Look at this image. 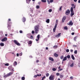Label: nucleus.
Masks as SVG:
<instances>
[{
	"mask_svg": "<svg viewBox=\"0 0 80 80\" xmlns=\"http://www.w3.org/2000/svg\"><path fill=\"white\" fill-rule=\"evenodd\" d=\"M40 28V25H36L34 27V31L35 33L37 34L39 31V29Z\"/></svg>",
	"mask_w": 80,
	"mask_h": 80,
	"instance_id": "obj_1",
	"label": "nucleus"
},
{
	"mask_svg": "<svg viewBox=\"0 0 80 80\" xmlns=\"http://www.w3.org/2000/svg\"><path fill=\"white\" fill-rule=\"evenodd\" d=\"M50 80H54L55 79V76L54 75H51L49 77Z\"/></svg>",
	"mask_w": 80,
	"mask_h": 80,
	"instance_id": "obj_2",
	"label": "nucleus"
},
{
	"mask_svg": "<svg viewBox=\"0 0 80 80\" xmlns=\"http://www.w3.org/2000/svg\"><path fill=\"white\" fill-rule=\"evenodd\" d=\"M10 21H11V19H8V26L9 27H10L11 26V25H12V22H10Z\"/></svg>",
	"mask_w": 80,
	"mask_h": 80,
	"instance_id": "obj_3",
	"label": "nucleus"
},
{
	"mask_svg": "<svg viewBox=\"0 0 80 80\" xmlns=\"http://www.w3.org/2000/svg\"><path fill=\"white\" fill-rule=\"evenodd\" d=\"M13 42L14 43H15V44H16L17 45H18V46H20V44L18 42L17 40H14L13 41Z\"/></svg>",
	"mask_w": 80,
	"mask_h": 80,
	"instance_id": "obj_4",
	"label": "nucleus"
},
{
	"mask_svg": "<svg viewBox=\"0 0 80 80\" xmlns=\"http://www.w3.org/2000/svg\"><path fill=\"white\" fill-rule=\"evenodd\" d=\"M70 13V10L68 9L67 10L66 12H65V14L67 15H68V14H69Z\"/></svg>",
	"mask_w": 80,
	"mask_h": 80,
	"instance_id": "obj_5",
	"label": "nucleus"
},
{
	"mask_svg": "<svg viewBox=\"0 0 80 80\" xmlns=\"http://www.w3.org/2000/svg\"><path fill=\"white\" fill-rule=\"evenodd\" d=\"M61 34H62V33H60L58 34V35H55V37H56L57 38H58L61 36Z\"/></svg>",
	"mask_w": 80,
	"mask_h": 80,
	"instance_id": "obj_6",
	"label": "nucleus"
},
{
	"mask_svg": "<svg viewBox=\"0 0 80 80\" xmlns=\"http://www.w3.org/2000/svg\"><path fill=\"white\" fill-rule=\"evenodd\" d=\"M40 34H38L37 36V38L38 39H36V41H37V42H38V41L39 40V39H40Z\"/></svg>",
	"mask_w": 80,
	"mask_h": 80,
	"instance_id": "obj_7",
	"label": "nucleus"
},
{
	"mask_svg": "<svg viewBox=\"0 0 80 80\" xmlns=\"http://www.w3.org/2000/svg\"><path fill=\"white\" fill-rule=\"evenodd\" d=\"M7 37H5L4 38L2 39V42H5V41H7Z\"/></svg>",
	"mask_w": 80,
	"mask_h": 80,
	"instance_id": "obj_8",
	"label": "nucleus"
},
{
	"mask_svg": "<svg viewBox=\"0 0 80 80\" xmlns=\"http://www.w3.org/2000/svg\"><path fill=\"white\" fill-rule=\"evenodd\" d=\"M66 20V16H64L62 19V22H65V21Z\"/></svg>",
	"mask_w": 80,
	"mask_h": 80,
	"instance_id": "obj_9",
	"label": "nucleus"
},
{
	"mask_svg": "<svg viewBox=\"0 0 80 80\" xmlns=\"http://www.w3.org/2000/svg\"><path fill=\"white\" fill-rule=\"evenodd\" d=\"M13 74V72H9V73H8V76L9 77V76H11V75H12Z\"/></svg>",
	"mask_w": 80,
	"mask_h": 80,
	"instance_id": "obj_10",
	"label": "nucleus"
},
{
	"mask_svg": "<svg viewBox=\"0 0 80 80\" xmlns=\"http://www.w3.org/2000/svg\"><path fill=\"white\" fill-rule=\"evenodd\" d=\"M49 60H51V61H52V62H53V61H54V59H53V58L51 57H49Z\"/></svg>",
	"mask_w": 80,
	"mask_h": 80,
	"instance_id": "obj_11",
	"label": "nucleus"
},
{
	"mask_svg": "<svg viewBox=\"0 0 80 80\" xmlns=\"http://www.w3.org/2000/svg\"><path fill=\"white\" fill-rule=\"evenodd\" d=\"M73 22H72V21H70L69 22V23L68 24V25H73Z\"/></svg>",
	"mask_w": 80,
	"mask_h": 80,
	"instance_id": "obj_12",
	"label": "nucleus"
},
{
	"mask_svg": "<svg viewBox=\"0 0 80 80\" xmlns=\"http://www.w3.org/2000/svg\"><path fill=\"white\" fill-rule=\"evenodd\" d=\"M67 60V57L65 56L64 58L63 59L62 62H64L65 61V60Z\"/></svg>",
	"mask_w": 80,
	"mask_h": 80,
	"instance_id": "obj_13",
	"label": "nucleus"
},
{
	"mask_svg": "<svg viewBox=\"0 0 80 80\" xmlns=\"http://www.w3.org/2000/svg\"><path fill=\"white\" fill-rule=\"evenodd\" d=\"M71 12V13L70 15H71V17H72L74 15V14L75 13L73 12Z\"/></svg>",
	"mask_w": 80,
	"mask_h": 80,
	"instance_id": "obj_14",
	"label": "nucleus"
},
{
	"mask_svg": "<svg viewBox=\"0 0 80 80\" xmlns=\"http://www.w3.org/2000/svg\"><path fill=\"white\" fill-rule=\"evenodd\" d=\"M54 56L55 57H58V55L57 54V53H55L54 54Z\"/></svg>",
	"mask_w": 80,
	"mask_h": 80,
	"instance_id": "obj_15",
	"label": "nucleus"
},
{
	"mask_svg": "<svg viewBox=\"0 0 80 80\" xmlns=\"http://www.w3.org/2000/svg\"><path fill=\"white\" fill-rule=\"evenodd\" d=\"M17 65V62L16 61H15L13 63V65L14 66L15 65Z\"/></svg>",
	"mask_w": 80,
	"mask_h": 80,
	"instance_id": "obj_16",
	"label": "nucleus"
},
{
	"mask_svg": "<svg viewBox=\"0 0 80 80\" xmlns=\"http://www.w3.org/2000/svg\"><path fill=\"white\" fill-rule=\"evenodd\" d=\"M46 22H47V23H50V19H47L46 21Z\"/></svg>",
	"mask_w": 80,
	"mask_h": 80,
	"instance_id": "obj_17",
	"label": "nucleus"
},
{
	"mask_svg": "<svg viewBox=\"0 0 80 80\" xmlns=\"http://www.w3.org/2000/svg\"><path fill=\"white\" fill-rule=\"evenodd\" d=\"M31 0H26V2L27 3H29Z\"/></svg>",
	"mask_w": 80,
	"mask_h": 80,
	"instance_id": "obj_18",
	"label": "nucleus"
},
{
	"mask_svg": "<svg viewBox=\"0 0 80 80\" xmlns=\"http://www.w3.org/2000/svg\"><path fill=\"white\" fill-rule=\"evenodd\" d=\"M71 58L72 60H75V58L74 57V56H73V55H71Z\"/></svg>",
	"mask_w": 80,
	"mask_h": 80,
	"instance_id": "obj_19",
	"label": "nucleus"
},
{
	"mask_svg": "<svg viewBox=\"0 0 80 80\" xmlns=\"http://www.w3.org/2000/svg\"><path fill=\"white\" fill-rule=\"evenodd\" d=\"M0 45L1 47H3V46H4V43H0Z\"/></svg>",
	"mask_w": 80,
	"mask_h": 80,
	"instance_id": "obj_20",
	"label": "nucleus"
},
{
	"mask_svg": "<svg viewBox=\"0 0 80 80\" xmlns=\"http://www.w3.org/2000/svg\"><path fill=\"white\" fill-rule=\"evenodd\" d=\"M32 43V42L31 41H30L28 42V44L29 45H31Z\"/></svg>",
	"mask_w": 80,
	"mask_h": 80,
	"instance_id": "obj_21",
	"label": "nucleus"
},
{
	"mask_svg": "<svg viewBox=\"0 0 80 80\" xmlns=\"http://www.w3.org/2000/svg\"><path fill=\"white\" fill-rule=\"evenodd\" d=\"M26 20V19L25 18H23L22 19V21L23 22H25V21Z\"/></svg>",
	"mask_w": 80,
	"mask_h": 80,
	"instance_id": "obj_22",
	"label": "nucleus"
},
{
	"mask_svg": "<svg viewBox=\"0 0 80 80\" xmlns=\"http://www.w3.org/2000/svg\"><path fill=\"white\" fill-rule=\"evenodd\" d=\"M70 11L71 12H73V7H72L71 8Z\"/></svg>",
	"mask_w": 80,
	"mask_h": 80,
	"instance_id": "obj_23",
	"label": "nucleus"
},
{
	"mask_svg": "<svg viewBox=\"0 0 80 80\" xmlns=\"http://www.w3.org/2000/svg\"><path fill=\"white\" fill-rule=\"evenodd\" d=\"M32 35V34L31 33H29L27 34V36L28 37H30Z\"/></svg>",
	"mask_w": 80,
	"mask_h": 80,
	"instance_id": "obj_24",
	"label": "nucleus"
},
{
	"mask_svg": "<svg viewBox=\"0 0 80 80\" xmlns=\"http://www.w3.org/2000/svg\"><path fill=\"white\" fill-rule=\"evenodd\" d=\"M60 78H63V75H60Z\"/></svg>",
	"mask_w": 80,
	"mask_h": 80,
	"instance_id": "obj_25",
	"label": "nucleus"
},
{
	"mask_svg": "<svg viewBox=\"0 0 80 80\" xmlns=\"http://www.w3.org/2000/svg\"><path fill=\"white\" fill-rule=\"evenodd\" d=\"M64 29L66 30H68V28H67V26L64 27Z\"/></svg>",
	"mask_w": 80,
	"mask_h": 80,
	"instance_id": "obj_26",
	"label": "nucleus"
},
{
	"mask_svg": "<svg viewBox=\"0 0 80 80\" xmlns=\"http://www.w3.org/2000/svg\"><path fill=\"white\" fill-rule=\"evenodd\" d=\"M42 2H44V3H45V2H47V1H46V0H41Z\"/></svg>",
	"mask_w": 80,
	"mask_h": 80,
	"instance_id": "obj_27",
	"label": "nucleus"
},
{
	"mask_svg": "<svg viewBox=\"0 0 80 80\" xmlns=\"http://www.w3.org/2000/svg\"><path fill=\"white\" fill-rule=\"evenodd\" d=\"M53 47L55 48H58V46L55 45L54 46H53Z\"/></svg>",
	"mask_w": 80,
	"mask_h": 80,
	"instance_id": "obj_28",
	"label": "nucleus"
},
{
	"mask_svg": "<svg viewBox=\"0 0 80 80\" xmlns=\"http://www.w3.org/2000/svg\"><path fill=\"white\" fill-rule=\"evenodd\" d=\"M30 39H33V36L31 35L30 37Z\"/></svg>",
	"mask_w": 80,
	"mask_h": 80,
	"instance_id": "obj_29",
	"label": "nucleus"
},
{
	"mask_svg": "<svg viewBox=\"0 0 80 80\" xmlns=\"http://www.w3.org/2000/svg\"><path fill=\"white\" fill-rule=\"evenodd\" d=\"M46 78V77H45V76H44V77H43L42 78V80H44V79H45V78Z\"/></svg>",
	"mask_w": 80,
	"mask_h": 80,
	"instance_id": "obj_30",
	"label": "nucleus"
},
{
	"mask_svg": "<svg viewBox=\"0 0 80 80\" xmlns=\"http://www.w3.org/2000/svg\"><path fill=\"white\" fill-rule=\"evenodd\" d=\"M70 66L71 67H73V62H72V64L70 65Z\"/></svg>",
	"mask_w": 80,
	"mask_h": 80,
	"instance_id": "obj_31",
	"label": "nucleus"
},
{
	"mask_svg": "<svg viewBox=\"0 0 80 80\" xmlns=\"http://www.w3.org/2000/svg\"><path fill=\"white\" fill-rule=\"evenodd\" d=\"M36 8H37V9H38V8H40V6L38 5L37 6Z\"/></svg>",
	"mask_w": 80,
	"mask_h": 80,
	"instance_id": "obj_32",
	"label": "nucleus"
},
{
	"mask_svg": "<svg viewBox=\"0 0 80 80\" xmlns=\"http://www.w3.org/2000/svg\"><path fill=\"white\" fill-rule=\"evenodd\" d=\"M66 57L68 58H70V55H68Z\"/></svg>",
	"mask_w": 80,
	"mask_h": 80,
	"instance_id": "obj_33",
	"label": "nucleus"
},
{
	"mask_svg": "<svg viewBox=\"0 0 80 80\" xmlns=\"http://www.w3.org/2000/svg\"><path fill=\"white\" fill-rule=\"evenodd\" d=\"M5 66H8L9 65V64L8 63H7L5 64Z\"/></svg>",
	"mask_w": 80,
	"mask_h": 80,
	"instance_id": "obj_34",
	"label": "nucleus"
},
{
	"mask_svg": "<svg viewBox=\"0 0 80 80\" xmlns=\"http://www.w3.org/2000/svg\"><path fill=\"white\" fill-rule=\"evenodd\" d=\"M74 53L75 54H77V50H76L74 51Z\"/></svg>",
	"mask_w": 80,
	"mask_h": 80,
	"instance_id": "obj_35",
	"label": "nucleus"
},
{
	"mask_svg": "<svg viewBox=\"0 0 80 80\" xmlns=\"http://www.w3.org/2000/svg\"><path fill=\"white\" fill-rule=\"evenodd\" d=\"M56 70L57 69L55 68H53L52 69V70L53 71H56Z\"/></svg>",
	"mask_w": 80,
	"mask_h": 80,
	"instance_id": "obj_36",
	"label": "nucleus"
},
{
	"mask_svg": "<svg viewBox=\"0 0 80 80\" xmlns=\"http://www.w3.org/2000/svg\"><path fill=\"white\" fill-rule=\"evenodd\" d=\"M25 77H23L22 78V80H25Z\"/></svg>",
	"mask_w": 80,
	"mask_h": 80,
	"instance_id": "obj_37",
	"label": "nucleus"
},
{
	"mask_svg": "<svg viewBox=\"0 0 80 80\" xmlns=\"http://www.w3.org/2000/svg\"><path fill=\"white\" fill-rule=\"evenodd\" d=\"M55 30H56V28H54L53 29V32H55Z\"/></svg>",
	"mask_w": 80,
	"mask_h": 80,
	"instance_id": "obj_38",
	"label": "nucleus"
},
{
	"mask_svg": "<svg viewBox=\"0 0 80 80\" xmlns=\"http://www.w3.org/2000/svg\"><path fill=\"white\" fill-rule=\"evenodd\" d=\"M46 76L47 77H48L49 76V73H47L46 74Z\"/></svg>",
	"mask_w": 80,
	"mask_h": 80,
	"instance_id": "obj_39",
	"label": "nucleus"
},
{
	"mask_svg": "<svg viewBox=\"0 0 80 80\" xmlns=\"http://www.w3.org/2000/svg\"><path fill=\"white\" fill-rule=\"evenodd\" d=\"M8 77V74L4 76V77H5V78H6V77Z\"/></svg>",
	"mask_w": 80,
	"mask_h": 80,
	"instance_id": "obj_40",
	"label": "nucleus"
},
{
	"mask_svg": "<svg viewBox=\"0 0 80 80\" xmlns=\"http://www.w3.org/2000/svg\"><path fill=\"white\" fill-rule=\"evenodd\" d=\"M63 57H64L63 56H62L60 57V58H61V59H63Z\"/></svg>",
	"mask_w": 80,
	"mask_h": 80,
	"instance_id": "obj_41",
	"label": "nucleus"
},
{
	"mask_svg": "<svg viewBox=\"0 0 80 80\" xmlns=\"http://www.w3.org/2000/svg\"><path fill=\"white\" fill-rule=\"evenodd\" d=\"M49 12H52V9H50L49 10Z\"/></svg>",
	"mask_w": 80,
	"mask_h": 80,
	"instance_id": "obj_42",
	"label": "nucleus"
},
{
	"mask_svg": "<svg viewBox=\"0 0 80 80\" xmlns=\"http://www.w3.org/2000/svg\"><path fill=\"white\" fill-rule=\"evenodd\" d=\"M32 34H34V33H35V31L33 30L32 31Z\"/></svg>",
	"mask_w": 80,
	"mask_h": 80,
	"instance_id": "obj_43",
	"label": "nucleus"
},
{
	"mask_svg": "<svg viewBox=\"0 0 80 80\" xmlns=\"http://www.w3.org/2000/svg\"><path fill=\"white\" fill-rule=\"evenodd\" d=\"M57 24H56L55 25V26L54 27V28H57Z\"/></svg>",
	"mask_w": 80,
	"mask_h": 80,
	"instance_id": "obj_44",
	"label": "nucleus"
},
{
	"mask_svg": "<svg viewBox=\"0 0 80 80\" xmlns=\"http://www.w3.org/2000/svg\"><path fill=\"white\" fill-rule=\"evenodd\" d=\"M62 6H61L59 8V11H61L62 10Z\"/></svg>",
	"mask_w": 80,
	"mask_h": 80,
	"instance_id": "obj_45",
	"label": "nucleus"
},
{
	"mask_svg": "<svg viewBox=\"0 0 80 80\" xmlns=\"http://www.w3.org/2000/svg\"><path fill=\"white\" fill-rule=\"evenodd\" d=\"M19 56H22V53L21 52V53H20L19 54Z\"/></svg>",
	"mask_w": 80,
	"mask_h": 80,
	"instance_id": "obj_46",
	"label": "nucleus"
},
{
	"mask_svg": "<svg viewBox=\"0 0 80 80\" xmlns=\"http://www.w3.org/2000/svg\"><path fill=\"white\" fill-rule=\"evenodd\" d=\"M69 49H67L66 50V52H69Z\"/></svg>",
	"mask_w": 80,
	"mask_h": 80,
	"instance_id": "obj_47",
	"label": "nucleus"
},
{
	"mask_svg": "<svg viewBox=\"0 0 80 80\" xmlns=\"http://www.w3.org/2000/svg\"><path fill=\"white\" fill-rule=\"evenodd\" d=\"M56 75L57 76H59V75H60V74L59 73H56Z\"/></svg>",
	"mask_w": 80,
	"mask_h": 80,
	"instance_id": "obj_48",
	"label": "nucleus"
},
{
	"mask_svg": "<svg viewBox=\"0 0 80 80\" xmlns=\"http://www.w3.org/2000/svg\"><path fill=\"white\" fill-rule=\"evenodd\" d=\"M22 32V30H20V31H19V32L20 33H22V32Z\"/></svg>",
	"mask_w": 80,
	"mask_h": 80,
	"instance_id": "obj_49",
	"label": "nucleus"
},
{
	"mask_svg": "<svg viewBox=\"0 0 80 80\" xmlns=\"http://www.w3.org/2000/svg\"><path fill=\"white\" fill-rule=\"evenodd\" d=\"M53 2V0H50V2L51 3H52V2Z\"/></svg>",
	"mask_w": 80,
	"mask_h": 80,
	"instance_id": "obj_50",
	"label": "nucleus"
},
{
	"mask_svg": "<svg viewBox=\"0 0 80 80\" xmlns=\"http://www.w3.org/2000/svg\"><path fill=\"white\" fill-rule=\"evenodd\" d=\"M76 39H77V38L76 37H74V40H76Z\"/></svg>",
	"mask_w": 80,
	"mask_h": 80,
	"instance_id": "obj_51",
	"label": "nucleus"
},
{
	"mask_svg": "<svg viewBox=\"0 0 80 80\" xmlns=\"http://www.w3.org/2000/svg\"><path fill=\"white\" fill-rule=\"evenodd\" d=\"M37 75H34V78H36V77H37Z\"/></svg>",
	"mask_w": 80,
	"mask_h": 80,
	"instance_id": "obj_52",
	"label": "nucleus"
},
{
	"mask_svg": "<svg viewBox=\"0 0 80 80\" xmlns=\"http://www.w3.org/2000/svg\"><path fill=\"white\" fill-rule=\"evenodd\" d=\"M74 34H75V33H74V32H72V35H74Z\"/></svg>",
	"mask_w": 80,
	"mask_h": 80,
	"instance_id": "obj_53",
	"label": "nucleus"
},
{
	"mask_svg": "<svg viewBox=\"0 0 80 80\" xmlns=\"http://www.w3.org/2000/svg\"><path fill=\"white\" fill-rule=\"evenodd\" d=\"M17 56L18 57V56H19V54H18V53L17 54Z\"/></svg>",
	"mask_w": 80,
	"mask_h": 80,
	"instance_id": "obj_54",
	"label": "nucleus"
},
{
	"mask_svg": "<svg viewBox=\"0 0 80 80\" xmlns=\"http://www.w3.org/2000/svg\"><path fill=\"white\" fill-rule=\"evenodd\" d=\"M70 79H73V77H70Z\"/></svg>",
	"mask_w": 80,
	"mask_h": 80,
	"instance_id": "obj_55",
	"label": "nucleus"
},
{
	"mask_svg": "<svg viewBox=\"0 0 80 80\" xmlns=\"http://www.w3.org/2000/svg\"><path fill=\"white\" fill-rule=\"evenodd\" d=\"M70 52H73V50L71 49L70 50Z\"/></svg>",
	"mask_w": 80,
	"mask_h": 80,
	"instance_id": "obj_56",
	"label": "nucleus"
},
{
	"mask_svg": "<svg viewBox=\"0 0 80 80\" xmlns=\"http://www.w3.org/2000/svg\"><path fill=\"white\" fill-rule=\"evenodd\" d=\"M61 67V66H59V67H58V69H60V67Z\"/></svg>",
	"mask_w": 80,
	"mask_h": 80,
	"instance_id": "obj_57",
	"label": "nucleus"
},
{
	"mask_svg": "<svg viewBox=\"0 0 80 80\" xmlns=\"http://www.w3.org/2000/svg\"><path fill=\"white\" fill-rule=\"evenodd\" d=\"M11 71H12L13 72H14V70H13V68H12L11 69Z\"/></svg>",
	"mask_w": 80,
	"mask_h": 80,
	"instance_id": "obj_58",
	"label": "nucleus"
},
{
	"mask_svg": "<svg viewBox=\"0 0 80 80\" xmlns=\"http://www.w3.org/2000/svg\"><path fill=\"white\" fill-rule=\"evenodd\" d=\"M46 50H48V47H46Z\"/></svg>",
	"mask_w": 80,
	"mask_h": 80,
	"instance_id": "obj_59",
	"label": "nucleus"
},
{
	"mask_svg": "<svg viewBox=\"0 0 80 80\" xmlns=\"http://www.w3.org/2000/svg\"><path fill=\"white\" fill-rule=\"evenodd\" d=\"M36 62L38 63V62H39V61L38 60H37Z\"/></svg>",
	"mask_w": 80,
	"mask_h": 80,
	"instance_id": "obj_60",
	"label": "nucleus"
},
{
	"mask_svg": "<svg viewBox=\"0 0 80 80\" xmlns=\"http://www.w3.org/2000/svg\"><path fill=\"white\" fill-rule=\"evenodd\" d=\"M74 2H76L77 1V0H74Z\"/></svg>",
	"mask_w": 80,
	"mask_h": 80,
	"instance_id": "obj_61",
	"label": "nucleus"
},
{
	"mask_svg": "<svg viewBox=\"0 0 80 80\" xmlns=\"http://www.w3.org/2000/svg\"><path fill=\"white\" fill-rule=\"evenodd\" d=\"M71 5L72 7H73L74 6V4H72Z\"/></svg>",
	"mask_w": 80,
	"mask_h": 80,
	"instance_id": "obj_62",
	"label": "nucleus"
},
{
	"mask_svg": "<svg viewBox=\"0 0 80 80\" xmlns=\"http://www.w3.org/2000/svg\"><path fill=\"white\" fill-rule=\"evenodd\" d=\"M59 70L60 71H62V70H63V69H60Z\"/></svg>",
	"mask_w": 80,
	"mask_h": 80,
	"instance_id": "obj_63",
	"label": "nucleus"
},
{
	"mask_svg": "<svg viewBox=\"0 0 80 80\" xmlns=\"http://www.w3.org/2000/svg\"><path fill=\"white\" fill-rule=\"evenodd\" d=\"M78 3H80V0H79L78 1Z\"/></svg>",
	"mask_w": 80,
	"mask_h": 80,
	"instance_id": "obj_64",
	"label": "nucleus"
}]
</instances>
